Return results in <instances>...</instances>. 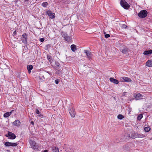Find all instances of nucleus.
Segmentation results:
<instances>
[{
  "mask_svg": "<svg viewBox=\"0 0 152 152\" xmlns=\"http://www.w3.org/2000/svg\"><path fill=\"white\" fill-rule=\"evenodd\" d=\"M128 137L132 138H135L137 137L142 138L145 136L142 134H129Z\"/></svg>",
  "mask_w": 152,
  "mask_h": 152,
  "instance_id": "obj_1",
  "label": "nucleus"
},
{
  "mask_svg": "<svg viewBox=\"0 0 152 152\" xmlns=\"http://www.w3.org/2000/svg\"><path fill=\"white\" fill-rule=\"evenodd\" d=\"M31 147L34 150L38 149L39 148V146L35 141H33L31 140H29Z\"/></svg>",
  "mask_w": 152,
  "mask_h": 152,
  "instance_id": "obj_2",
  "label": "nucleus"
},
{
  "mask_svg": "<svg viewBox=\"0 0 152 152\" xmlns=\"http://www.w3.org/2000/svg\"><path fill=\"white\" fill-rule=\"evenodd\" d=\"M148 14V12L146 10H142L138 14V16L140 18H145Z\"/></svg>",
  "mask_w": 152,
  "mask_h": 152,
  "instance_id": "obj_3",
  "label": "nucleus"
},
{
  "mask_svg": "<svg viewBox=\"0 0 152 152\" xmlns=\"http://www.w3.org/2000/svg\"><path fill=\"white\" fill-rule=\"evenodd\" d=\"M120 4L121 6L125 9H128L130 7L129 4L124 0H121Z\"/></svg>",
  "mask_w": 152,
  "mask_h": 152,
  "instance_id": "obj_4",
  "label": "nucleus"
},
{
  "mask_svg": "<svg viewBox=\"0 0 152 152\" xmlns=\"http://www.w3.org/2000/svg\"><path fill=\"white\" fill-rule=\"evenodd\" d=\"M27 37L26 34H23L21 37V40L22 42L24 44L27 43Z\"/></svg>",
  "mask_w": 152,
  "mask_h": 152,
  "instance_id": "obj_5",
  "label": "nucleus"
},
{
  "mask_svg": "<svg viewBox=\"0 0 152 152\" xmlns=\"http://www.w3.org/2000/svg\"><path fill=\"white\" fill-rule=\"evenodd\" d=\"M5 136L8 137L9 139H14L16 137V136L14 134H6Z\"/></svg>",
  "mask_w": 152,
  "mask_h": 152,
  "instance_id": "obj_6",
  "label": "nucleus"
},
{
  "mask_svg": "<svg viewBox=\"0 0 152 152\" xmlns=\"http://www.w3.org/2000/svg\"><path fill=\"white\" fill-rule=\"evenodd\" d=\"M120 80L121 81L123 82H131L132 81V80L130 78L125 77H121Z\"/></svg>",
  "mask_w": 152,
  "mask_h": 152,
  "instance_id": "obj_7",
  "label": "nucleus"
},
{
  "mask_svg": "<svg viewBox=\"0 0 152 152\" xmlns=\"http://www.w3.org/2000/svg\"><path fill=\"white\" fill-rule=\"evenodd\" d=\"M84 52L88 59H90L92 57L91 53L87 50H84Z\"/></svg>",
  "mask_w": 152,
  "mask_h": 152,
  "instance_id": "obj_8",
  "label": "nucleus"
},
{
  "mask_svg": "<svg viewBox=\"0 0 152 152\" xmlns=\"http://www.w3.org/2000/svg\"><path fill=\"white\" fill-rule=\"evenodd\" d=\"M4 145L7 146H16L17 145V144L16 143H12L10 142H6L5 143Z\"/></svg>",
  "mask_w": 152,
  "mask_h": 152,
  "instance_id": "obj_9",
  "label": "nucleus"
},
{
  "mask_svg": "<svg viewBox=\"0 0 152 152\" xmlns=\"http://www.w3.org/2000/svg\"><path fill=\"white\" fill-rule=\"evenodd\" d=\"M134 97L137 99H140L143 97V96L140 93H137L134 94Z\"/></svg>",
  "mask_w": 152,
  "mask_h": 152,
  "instance_id": "obj_10",
  "label": "nucleus"
},
{
  "mask_svg": "<svg viewBox=\"0 0 152 152\" xmlns=\"http://www.w3.org/2000/svg\"><path fill=\"white\" fill-rule=\"evenodd\" d=\"M47 14L51 19H53L55 18L54 13L51 12L50 10H48L47 12Z\"/></svg>",
  "mask_w": 152,
  "mask_h": 152,
  "instance_id": "obj_11",
  "label": "nucleus"
},
{
  "mask_svg": "<svg viewBox=\"0 0 152 152\" xmlns=\"http://www.w3.org/2000/svg\"><path fill=\"white\" fill-rule=\"evenodd\" d=\"M69 113L72 117L74 118L75 115V112L74 109L73 108L69 110Z\"/></svg>",
  "mask_w": 152,
  "mask_h": 152,
  "instance_id": "obj_12",
  "label": "nucleus"
},
{
  "mask_svg": "<svg viewBox=\"0 0 152 152\" xmlns=\"http://www.w3.org/2000/svg\"><path fill=\"white\" fill-rule=\"evenodd\" d=\"M63 36L67 42L69 41L71 39V38L70 36H68L66 34H63Z\"/></svg>",
  "mask_w": 152,
  "mask_h": 152,
  "instance_id": "obj_13",
  "label": "nucleus"
},
{
  "mask_svg": "<svg viewBox=\"0 0 152 152\" xmlns=\"http://www.w3.org/2000/svg\"><path fill=\"white\" fill-rule=\"evenodd\" d=\"M13 124L15 126L18 127L20 125V122L18 120H15L13 122Z\"/></svg>",
  "mask_w": 152,
  "mask_h": 152,
  "instance_id": "obj_14",
  "label": "nucleus"
},
{
  "mask_svg": "<svg viewBox=\"0 0 152 152\" xmlns=\"http://www.w3.org/2000/svg\"><path fill=\"white\" fill-rule=\"evenodd\" d=\"M13 111V110H12L10 112H7L6 113H5L4 114V117L5 118H7L11 114Z\"/></svg>",
  "mask_w": 152,
  "mask_h": 152,
  "instance_id": "obj_15",
  "label": "nucleus"
},
{
  "mask_svg": "<svg viewBox=\"0 0 152 152\" xmlns=\"http://www.w3.org/2000/svg\"><path fill=\"white\" fill-rule=\"evenodd\" d=\"M129 49L127 47H125L123 49L121 50V51L124 54L127 53Z\"/></svg>",
  "mask_w": 152,
  "mask_h": 152,
  "instance_id": "obj_16",
  "label": "nucleus"
},
{
  "mask_svg": "<svg viewBox=\"0 0 152 152\" xmlns=\"http://www.w3.org/2000/svg\"><path fill=\"white\" fill-rule=\"evenodd\" d=\"M110 80L111 82L114 83L118 84V80H117L114 79V78L111 77L110 78Z\"/></svg>",
  "mask_w": 152,
  "mask_h": 152,
  "instance_id": "obj_17",
  "label": "nucleus"
},
{
  "mask_svg": "<svg viewBox=\"0 0 152 152\" xmlns=\"http://www.w3.org/2000/svg\"><path fill=\"white\" fill-rule=\"evenodd\" d=\"M27 69H28V72L29 74L31 72V70L33 69V66L30 65H27Z\"/></svg>",
  "mask_w": 152,
  "mask_h": 152,
  "instance_id": "obj_18",
  "label": "nucleus"
},
{
  "mask_svg": "<svg viewBox=\"0 0 152 152\" xmlns=\"http://www.w3.org/2000/svg\"><path fill=\"white\" fill-rule=\"evenodd\" d=\"M151 54H152V50L145 51L143 53V54L145 55H150Z\"/></svg>",
  "mask_w": 152,
  "mask_h": 152,
  "instance_id": "obj_19",
  "label": "nucleus"
},
{
  "mask_svg": "<svg viewBox=\"0 0 152 152\" xmlns=\"http://www.w3.org/2000/svg\"><path fill=\"white\" fill-rule=\"evenodd\" d=\"M146 65L148 67H152V61H148L146 63Z\"/></svg>",
  "mask_w": 152,
  "mask_h": 152,
  "instance_id": "obj_20",
  "label": "nucleus"
},
{
  "mask_svg": "<svg viewBox=\"0 0 152 152\" xmlns=\"http://www.w3.org/2000/svg\"><path fill=\"white\" fill-rule=\"evenodd\" d=\"M71 48L72 51L73 52H75L77 50L76 46L75 45H71Z\"/></svg>",
  "mask_w": 152,
  "mask_h": 152,
  "instance_id": "obj_21",
  "label": "nucleus"
},
{
  "mask_svg": "<svg viewBox=\"0 0 152 152\" xmlns=\"http://www.w3.org/2000/svg\"><path fill=\"white\" fill-rule=\"evenodd\" d=\"M52 150L53 152H59V150L58 148L53 147L52 148Z\"/></svg>",
  "mask_w": 152,
  "mask_h": 152,
  "instance_id": "obj_22",
  "label": "nucleus"
},
{
  "mask_svg": "<svg viewBox=\"0 0 152 152\" xmlns=\"http://www.w3.org/2000/svg\"><path fill=\"white\" fill-rule=\"evenodd\" d=\"M48 5V3L47 2H43L42 4V6L44 7H46Z\"/></svg>",
  "mask_w": 152,
  "mask_h": 152,
  "instance_id": "obj_23",
  "label": "nucleus"
},
{
  "mask_svg": "<svg viewBox=\"0 0 152 152\" xmlns=\"http://www.w3.org/2000/svg\"><path fill=\"white\" fill-rule=\"evenodd\" d=\"M151 129L149 127H146L144 128V130L146 132H148Z\"/></svg>",
  "mask_w": 152,
  "mask_h": 152,
  "instance_id": "obj_24",
  "label": "nucleus"
},
{
  "mask_svg": "<svg viewBox=\"0 0 152 152\" xmlns=\"http://www.w3.org/2000/svg\"><path fill=\"white\" fill-rule=\"evenodd\" d=\"M117 118L118 119L121 120L124 118V116L122 115L119 114L118 115Z\"/></svg>",
  "mask_w": 152,
  "mask_h": 152,
  "instance_id": "obj_25",
  "label": "nucleus"
},
{
  "mask_svg": "<svg viewBox=\"0 0 152 152\" xmlns=\"http://www.w3.org/2000/svg\"><path fill=\"white\" fill-rule=\"evenodd\" d=\"M143 117L142 115V114H140L137 117V119L138 120H140L141 118H142Z\"/></svg>",
  "mask_w": 152,
  "mask_h": 152,
  "instance_id": "obj_26",
  "label": "nucleus"
},
{
  "mask_svg": "<svg viewBox=\"0 0 152 152\" xmlns=\"http://www.w3.org/2000/svg\"><path fill=\"white\" fill-rule=\"evenodd\" d=\"M47 58L48 59L49 61L50 62L52 60L51 59V56H50L48 54L47 55Z\"/></svg>",
  "mask_w": 152,
  "mask_h": 152,
  "instance_id": "obj_27",
  "label": "nucleus"
},
{
  "mask_svg": "<svg viewBox=\"0 0 152 152\" xmlns=\"http://www.w3.org/2000/svg\"><path fill=\"white\" fill-rule=\"evenodd\" d=\"M51 47V45L50 44H48L46 45L45 46V48L47 49H48Z\"/></svg>",
  "mask_w": 152,
  "mask_h": 152,
  "instance_id": "obj_28",
  "label": "nucleus"
},
{
  "mask_svg": "<svg viewBox=\"0 0 152 152\" xmlns=\"http://www.w3.org/2000/svg\"><path fill=\"white\" fill-rule=\"evenodd\" d=\"M110 36V35L109 34H106L105 35V37L106 38H109Z\"/></svg>",
  "mask_w": 152,
  "mask_h": 152,
  "instance_id": "obj_29",
  "label": "nucleus"
},
{
  "mask_svg": "<svg viewBox=\"0 0 152 152\" xmlns=\"http://www.w3.org/2000/svg\"><path fill=\"white\" fill-rule=\"evenodd\" d=\"M122 27L123 28H126L127 27V26L125 24H123Z\"/></svg>",
  "mask_w": 152,
  "mask_h": 152,
  "instance_id": "obj_30",
  "label": "nucleus"
},
{
  "mask_svg": "<svg viewBox=\"0 0 152 152\" xmlns=\"http://www.w3.org/2000/svg\"><path fill=\"white\" fill-rule=\"evenodd\" d=\"M45 40V39L43 38H41L40 39V41L41 42H43V41H44Z\"/></svg>",
  "mask_w": 152,
  "mask_h": 152,
  "instance_id": "obj_31",
  "label": "nucleus"
},
{
  "mask_svg": "<svg viewBox=\"0 0 152 152\" xmlns=\"http://www.w3.org/2000/svg\"><path fill=\"white\" fill-rule=\"evenodd\" d=\"M36 113L37 114H39V110L37 109L36 110V111H35Z\"/></svg>",
  "mask_w": 152,
  "mask_h": 152,
  "instance_id": "obj_32",
  "label": "nucleus"
},
{
  "mask_svg": "<svg viewBox=\"0 0 152 152\" xmlns=\"http://www.w3.org/2000/svg\"><path fill=\"white\" fill-rule=\"evenodd\" d=\"M56 73L58 74H59V72H60V70L58 69H56Z\"/></svg>",
  "mask_w": 152,
  "mask_h": 152,
  "instance_id": "obj_33",
  "label": "nucleus"
},
{
  "mask_svg": "<svg viewBox=\"0 0 152 152\" xmlns=\"http://www.w3.org/2000/svg\"><path fill=\"white\" fill-rule=\"evenodd\" d=\"M16 34H17V33H16V31H15L13 32V35H16Z\"/></svg>",
  "mask_w": 152,
  "mask_h": 152,
  "instance_id": "obj_34",
  "label": "nucleus"
},
{
  "mask_svg": "<svg viewBox=\"0 0 152 152\" xmlns=\"http://www.w3.org/2000/svg\"><path fill=\"white\" fill-rule=\"evenodd\" d=\"M55 83L56 84H58V81L57 80H55Z\"/></svg>",
  "mask_w": 152,
  "mask_h": 152,
  "instance_id": "obj_35",
  "label": "nucleus"
},
{
  "mask_svg": "<svg viewBox=\"0 0 152 152\" xmlns=\"http://www.w3.org/2000/svg\"><path fill=\"white\" fill-rule=\"evenodd\" d=\"M31 124H32L33 125H34V122L33 121H31Z\"/></svg>",
  "mask_w": 152,
  "mask_h": 152,
  "instance_id": "obj_36",
  "label": "nucleus"
},
{
  "mask_svg": "<svg viewBox=\"0 0 152 152\" xmlns=\"http://www.w3.org/2000/svg\"><path fill=\"white\" fill-rule=\"evenodd\" d=\"M43 152H48V151L47 150H45Z\"/></svg>",
  "mask_w": 152,
  "mask_h": 152,
  "instance_id": "obj_37",
  "label": "nucleus"
},
{
  "mask_svg": "<svg viewBox=\"0 0 152 152\" xmlns=\"http://www.w3.org/2000/svg\"><path fill=\"white\" fill-rule=\"evenodd\" d=\"M126 93V92H124L123 94V95L124 96L125 95V94Z\"/></svg>",
  "mask_w": 152,
  "mask_h": 152,
  "instance_id": "obj_38",
  "label": "nucleus"
},
{
  "mask_svg": "<svg viewBox=\"0 0 152 152\" xmlns=\"http://www.w3.org/2000/svg\"><path fill=\"white\" fill-rule=\"evenodd\" d=\"M8 133H12L11 132H8Z\"/></svg>",
  "mask_w": 152,
  "mask_h": 152,
  "instance_id": "obj_39",
  "label": "nucleus"
},
{
  "mask_svg": "<svg viewBox=\"0 0 152 152\" xmlns=\"http://www.w3.org/2000/svg\"><path fill=\"white\" fill-rule=\"evenodd\" d=\"M47 72L48 73V74H50V73L49 72Z\"/></svg>",
  "mask_w": 152,
  "mask_h": 152,
  "instance_id": "obj_40",
  "label": "nucleus"
},
{
  "mask_svg": "<svg viewBox=\"0 0 152 152\" xmlns=\"http://www.w3.org/2000/svg\"><path fill=\"white\" fill-rule=\"evenodd\" d=\"M25 1H28V0H24Z\"/></svg>",
  "mask_w": 152,
  "mask_h": 152,
  "instance_id": "obj_41",
  "label": "nucleus"
},
{
  "mask_svg": "<svg viewBox=\"0 0 152 152\" xmlns=\"http://www.w3.org/2000/svg\"><path fill=\"white\" fill-rule=\"evenodd\" d=\"M57 66H58H58H59V65H57Z\"/></svg>",
  "mask_w": 152,
  "mask_h": 152,
  "instance_id": "obj_42",
  "label": "nucleus"
}]
</instances>
